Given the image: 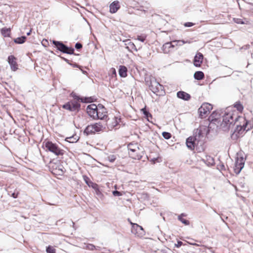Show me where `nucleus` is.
<instances>
[{
    "label": "nucleus",
    "mask_w": 253,
    "mask_h": 253,
    "mask_svg": "<svg viewBox=\"0 0 253 253\" xmlns=\"http://www.w3.org/2000/svg\"><path fill=\"white\" fill-rule=\"evenodd\" d=\"M146 38V36L145 35L137 36L136 39L141 42H144Z\"/></svg>",
    "instance_id": "obj_35"
},
{
    "label": "nucleus",
    "mask_w": 253,
    "mask_h": 253,
    "mask_svg": "<svg viewBox=\"0 0 253 253\" xmlns=\"http://www.w3.org/2000/svg\"><path fill=\"white\" fill-rule=\"evenodd\" d=\"M131 233L137 237H142L145 235V231L142 226L137 224H133L131 229Z\"/></svg>",
    "instance_id": "obj_8"
},
{
    "label": "nucleus",
    "mask_w": 253,
    "mask_h": 253,
    "mask_svg": "<svg viewBox=\"0 0 253 253\" xmlns=\"http://www.w3.org/2000/svg\"><path fill=\"white\" fill-rule=\"evenodd\" d=\"M194 25V23L192 22H186L184 24L185 27H190Z\"/></svg>",
    "instance_id": "obj_41"
},
{
    "label": "nucleus",
    "mask_w": 253,
    "mask_h": 253,
    "mask_svg": "<svg viewBox=\"0 0 253 253\" xmlns=\"http://www.w3.org/2000/svg\"><path fill=\"white\" fill-rule=\"evenodd\" d=\"M205 164L208 166H213L214 165V159L210 156H206V159L203 160Z\"/></svg>",
    "instance_id": "obj_21"
},
{
    "label": "nucleus",
    "mask_w": 253,
    "mask_h": 253,
    "mask_svg": "<svg viewBox=\"0 0 253 253\" xmlns=\"http://www.w3.org/2000/svg\"><path fill=\"white\" fill-rule=\"evenodd\" d=\"M203 54L200 52L197 53L196 54L195 56L194 57V66H195L196 67H200L203 62Z\"/></svg>",
    "instance_id": "obj_15"
},
{
    "label": "nucleus",
    "mask_w": 253,
    "mask_h": 253,
    "mask_svg": "<svg viewBox=\"0 0 253 253\" xmlns=\"http://www.w3.org/2000/svg\"><path fill=\"white\" fill-rule=\"evenodd\" d=\"M106 124L105 121L100 120L98 122L88 125L84 130V133L87 135L106 130Z\"/></svg>",
    "instance_id": "obj_2"
},
{
    "label": "nucleus",
    "mask_w": 253,
    "mask_h": 253,
    "mask_svg": "<svg viewBox=\"0 0 253 253\" xmlns=\"http://www.w3.org/2000/svg\"><path fill=\"white\" fill-rule=\"evenodd\" d=\"M183 216H185L184 213L181 214L180 215L178 216V219L182 223L186 225H188L189 224V221L185 219L182 218Z\"/></svg>",
    "instance_id": "obj_29"
},
{
    "label": "nucleus",
    "mask_w": 253,
    "mask_h": 253,
    "mask_svg": "<svg viewBox=\"0 0 253 253\" xmlns=\"http://www.w3.org/2000/svg\"><path fill=\"white\" fill-rule=\"evenodd\" d=\"M119 121H120V119H119ZM105 124H106V128L111 130L118 125V118L116 117H114L112 119L108 118L106 120H105Z\"/></svg>",
    "instance_id": "obj_11"
},
{
    "label": "nucleus",
    "mask_w": 253,
    "mask_h": 253,
    "mask_svg": "<svg viewBox=\"0 0 253 253\" xmlns=\"http://www.w3.org/2000/svg\"><path fill=\"white\" fill-rule=\"evenodd\" d=\"M116 159V156L114 155H111L107 157V160L111 163L114 162Z\"/></svg>",
    "instance_id": "obj_36"
},
{
    "label": "nucleus",
    "mask_w": 253,
    "mask_h": 253,
    "mask_svg": "<svg viewBox=\"0 0 253 253\" xmlns=\"http://www.w3.org/2000/svg\"><path fill=\"white\" fill-rule=\"evenodd\" d=\"M162 135L166 139H169L171 136V134L168 132H163L162 133Z\"/></svg>",
    "instance_id": "obj_37"
},
{
    "label": "nucleus",
    "mask_w": 253,
    "mask_h": 253,
    "mask_svg": "<svg viewBox=\"0 0 253 253\" xmlns=\"http://www.w3.org/2000/svg\"><path fill=\"white\" fill-rule=\"evenodd\" d=\"M220 167H221V170L225 169V167L223 165H220Z\"/></svg>",
    "instance_id": "obj_47"
},
{
    "label": "nucleus",
    "mask_w": 253,
    "mask_h": 253,
    "mask_svg": "<svg viewBox=\"0 0 253 253\" xmlns=\"http://www.w3.org/2000/svg\"><path fill=\"white\" fill-rule=\"evenodd\" d=\"M130 223L131 224V225H132V226H133V224H135L136 223H132V222L130 221Z\"/></svg>",
    "instance_id": "obj_50"
},
{
    "label": "nucleus",
    "mask_w": 253,
    "mask_h": 253,
    "mask_svg": "<svg viewBox=\"0 0 253 253\" xmlns=\"http://www.w3.org/2000/svg\"><path fill=\"white\" fill-rule=\"evenodd\" d=\"M245 159L243 157H237L234 167V172L238 174L244 167Z\"/></svg>",
    "instance_id": "obj_6"
},
{
    "label": "nucleus",
    "mask_w": 253,
    "mask_h": 253,
    "mask_svg": "<svg viewBox=\"0 0 253 253\" xmlns=\"http://www.w3.org/2000/svg\"><path fill=\"white\" fill-rule=\"evenodd\" d=\"M113 70V73L114 74H116V71L114 69L112 68V69Z\"/></svg>",
    "instance_id": "obj_48"
},
{
    "label": "nucleus",
    "mask_w": 253,
    "mask_h": 253,
    "mask_svg": "<svg viewBox=\"0 0 253 253\" xmlns=\"http://www.w3.org/2000/svg\"><path fill=\"white\" fill-rule=\"evenodd\" d=\"M191 245H195V246H198L199 245L197 244H191Z\"/></svg>",
    "instance_id": "obj_51"
},
{
    "label": "nucleus",
    "mask_w": 253,
    "mask_h": 253,
    "mask_svg": "<svg viewBox=\"0 0 253 253\" xmlns=\"http://www.w3.org/2000/svg\"><path fill=\"white\" fill-rule=\"evenodd\" d=\"M63 108L70 111H76L80 108V104L77 101L73 100L64 104Z\"/></svg>",
    "instance_id": "obj_7"
},
{
    "label": "nucleus",
    "mask_w": 253,
    "mask_h": 253,
    "mask_svg": "<svg viewBox=\"0 0 253 253\" xmlns=\"http://www.w3.org/2000/svg\"><path fill=\"white\" fill-rule=\"evenodd\" d=\"M170 48H172L170 42H168L163 45L162 50L164 53H167L169 52Z\"/></svg>",
    "instance_id": "obj_24"
},
{
    "label": "nucleus",
    "mask_w": 253,
    "mask_h": 253,
    "mask_svg": "<svg viewBox=\"0 0 253 253\" xmlns=\"http://www.w3.org/2000/svg\"><path fill=\"white\" fill-rule=\"evenodd\" d=\"M194 140L199 146H202L204 143V136L200 129H197L194 131L193 136H192Z\"/></svg>",
    "instance_id": "obj_4"
},
{
    "label": "nucleus",
    "mask_w": 253,
    "mask_h": 253,
    "mask_svg": "<svg viewBox=\"0 0 253 253\" xmlns=\"http://www.w3.org/2000/svg\"><path fill=\"white\" fill-rule=\"evenodd\" d=\"M141 111L143 112V114L147 119V121L151 122V121L150 119H152V115L146 110V107L141 109Z\"/></svg>",
    "instance_id": "obj_23"
},
{
    "label": "nucleus",
    "mask_w": 253,
    "mask_h": 253,
    "mask_svg": "<svg viewBox=\"0 0 253 253\" xmlns=\"http://www.w3.org/2000/svg\"><path fill=\"white\" fill-rule=\"evenodd\" d=\"M10 31L8 29L3 28L1 30V33L5 37L8 36L9 35Z\"/></svg>",
    "instance_id": "obj_34"
},
{
    "label": "nucleus",
    "mask_w": 253,
    "mask_h": 253,
    "mask_svg": "<svg viewBox=\"0 0 253 253\" xmlns=\"http://www.w3.org/2000/svg\"><path fill=\"white\" fill-rule=\"evenodd\" d=\"M235 124H237L236 127L232 137L235 136L236 138L239 137L245 131L250 130L253 127L252 121H247L245 118L239 116L235 111L225 114L220 126L223 130L227 131Z\"/></svg>",
    "instance_id": "obj_1"
},
{
    "label": "nucleus",
    "mask_w": 253,
    "mask_h": 253,
    "mask_svg": "<svg viewBox=\"0 0 253 253\" xmlns=\"http://www.w3.org/2000/svg\"><path fill=\"white\" fill-rule=\"evenodd\" d=\"M83 46L82 44L80 42H77L75 44V48L76 49H79L82 48Z\"/></svg>",
    "instance_id": "obj_40"
},
{
    "label": "nucleus",
    "mask_w": 253,
    "mask_h": 253,
    "mask_svg": "<svg viewBox=\"0 0 253 253\" xmlns=\"http://www.w3.org/2000/svg\"><path fill=\"white\" fill-rule=\"evenodd\" d=\"M120 4L118 1H114L110 5V11L112 13H116L120 8Z\"/></svg>",
    "instance_id": "obj_19"
},
{
    "label": "nucleus",
    "mask_w": 253,
    "mask_h": 253,
    "mask_svg": "<svg viewBox=\"0 0 253 253\" xmlns=\"http://www.w3.org/2000/svg\"><path fill=\"white\" fill-rule=\"evenodd\" d=\"M119 73L121 77H126L127 76V68L124 66H120Z\"/></svg>",
    "instance_id": "obj_22"
},
{
    "label": "nucleus",
    "mask_w": 253,
    "mask_h": 253,
    "mask_svg": "<svg viewBox=\"0 0 253 253\" xmlns=\"http://www.w3.org/2000/svg\"><path fill=\"white\" fill-rule=\"evenodd\" d=\"M83 179L84 181H85V183L88 185L89 186L90 185V184H93V182H92L90 179L86 175H83Z\"/></svg>",
    "instance_id": "obj_31"
},
{
    "label": "nucleus",
    "mask_w": 253,
    "mask_h": 253,
    "mask_svg": "<svg viewBox=\"0 0 253 253\" xmlns=\"http://www.w3.org/2000/svg\"><path fill=\"white\" fill-rule=\"evenodd\" d=\"M18 196V193H13L12 194V197L14 198H16Z\"/></svg>",
    "instance_id": "obj_45"
},
{
    "label": "nucleus",
    "mask_w": 253,
    "mask_h": 253,
    "mask_svg": "<svg viewBox=\"0 0 253 253\" xmlns=\"http://www.w3.org/2000/svg\"><path fill=\"white\" fill-rule=\"evenodd\" d=\"M212 109V106L209 103H204L199 108L198 112L202 118L205 117Z\"/></svg>",
    "instance_id": "obj_5"
},
{
    "label": "nucleus",
    "mask_w": 253,
    "mask_h": 253,
    "mask_svg": "<svg viewBox=\"0 0 253 253\" xmlns=\"http://www.w3.org/2000/svg\"><path fill=\"white\" fill-rule=\"evenodd\" d=\"M26 39V37L25 36H22L21 37L17 38L14 40V42L18 44H21L25 42Z\"/></svg>",
    "instance_id": "obj_27"
},
{
    "label": "nucleus",
    "mask_w": 253,
    "mask_h": 253,
    "mask_svg": "<svg viewBox=\"0 0 253 253\" xmlns=\"http://www.w3.org/2000/svg\"><path fill=\"white\" fill-rule=\"evenodd\" d=\"M16 60V58L13 55L9 56L8 57V63L10 66L11 69L13 71H15L18 69V65Z\"/></svg>",
    "instance_id": "obj_14"
},
{
    "label": "nucleus",
    "mask_w": 253,
    "mask_h": 253,
    "mask_svg": "<svg viewBox=\"0 0 253 253\" xmlns=\"http://www.w3.org/2000/svg\"><path fill=\"white\" fill-rule=\"evenodd\" d=\"M98 109V106L97 107L95 104H92L87 107L86 112L89 116L95 119L97 117Z\"/></svg>",
    "instance_id": "obj_9"
},
{
    "label": "nucleus",
    "mask_w": 253,
    "mask_h": 253,
    "mask_svg": "<svg viewBox=\"0 0 253 253\" xmlns=\"http://www.w3.org/2000/svg\"><path fill=\"white\" fill-rule=\"evenodd\" d=\"M97 118L100 120H106L108 118L105 108L102 105L98 106Z\"/></svg>",
    "instance_id": "obj_12"
},
{
    "label": "nucleus",
    "mask_w": 253,
    "mask_h": 253,
    "mask_svg": "<svg viewBox=\"0 0 253 253\" xmlns=\"http://www.w3.org/2000/svg\"><path fill=\"white\" fill-rule=\"evenodd\" d=\"M113 194L114 196H120L122 195L120 192L117 190L113 191Z\"/></svg>",
    "instance_id": "obj_38"
},
{
    "label": "nucleus",
    "mask_w": 253,
    "mask_h": 253,
    "mask_svg": "<svg viewBox=\"0 0 253 253\" xmlns=\"http://www.w3.org/2000/svg\"><path fill=\"white\" fill-rule=\"evenodd\" d=\"M252 216H253V215H252Z\"/></svg>",
    "instance_id": "obj_52"
},
{
    "label": "nucleus",
    "mask_w": 253,
    "mask_h": 253,
    "mask_svg": "<svg viewBox=\"0 0 253 253\" xmlns=\"http://www.w3.org/2000/svg\"><path fill=\"white\" fill-rule=\"evenodd\" d=\"M138 146L137 144H131L130 143L128 145L127 148H128V151H133L136 148H138Z\"/></svg>",
    "instance_id": "obj_30"
},
{
    "label": "nucleus",
    "mask_w": 253,
    "mask_h": 253,
    "mask_svg": "<svg viewBox=\"0 0 253 253\" xmlns=\"http://www.w3.org/2000/svg\"><path fill=\"white\" fill-rule=\"evenodd\" d=\"M46 150H48L56 156H62L64 154V150L61 149L58 145L51 141H44L43 143Z\"/></svg>",
    "instance_id": "obj_3"
},
{
    "label": "nucleus",
    "mask_w": 253,
    "mask_h": 253,
    "mask_svg": "<svg viewBox=\"0 0 253 253\" xmlns=\"http://www.w3.org/2000/svg\"><path fill=\"white\" fill-rule=\"evenodd\" d=\"M177 96L178 98L186 101L189 100L191 98V96L189 94L183 91H178L177 92Z\"/></svg>",
    "instance_id": "obj_18"
},
{
    "label": "nucleus",
    "mask_w": 253,
    "mask_h": 253,
    "mask_svg": "<svg viewBox=\"0 0 253 253\" xmlns=\"http://www.w3.org/2000/svg\"><path fill=\"white\" fill-rule=\"evenodd\" d=\"M204 77V74L202 71H197L194 74V78L197 80H203Z\"/></svg>",
    "instance_id": "obj_25"
},
{
    "label": "nucleus",
    "mask_w": 253,
    "mask_h": 253,
    "mask_svg": "<svg viewBox=\"0 0 253 253\" xmlns=\"http://www.w3.org/2000/svg\"><path fill=\"white\" fill-rule=\"evenodd\" d=\"M128 154L132 159L140 160L142 158L144 153L142 149H140L138 147L133 151H128Z\"/></svg>",
    "instance_id": "obj_10"
},
{
    "label": "nucleus",
    "mask_w": 253,
    "mask_h": 253,
    "mask_svg": "<svg viewBox=\"0 0 253 253\" xmlns=\"http://www.w3.org/2000/svg\"><path fill=\"white\" fill-rule=\"evenodd\" d=\"M46 252L47 253H55V249L53 247L49 246L46 248Z\"/></svg>",
    "instance_id": "obj_32"
},
{
    "label": "nucleus",
    "mask_w": 253,
    "mask_h": 253,
    "mask_svg": "<svg viewBox=\"0 0 253 253\" xmlns=\"http://www.w3.org/2000/svg\"><path fill=\"white\" fill-rule=\"evenodd\" d=\"M75 99H76V100H81L82 102H83V100L82 99H81V98H79L78 96H76L75 97Z\"/></svg>",
    "instance_id": "obj_46"
},
{
    "label": "nucleus",
    "mask_w": 253,
    "mask_h": 253,
    "mask_svg": "<svg viewBox=\"0 0 253 253\" xmlns=\"http://www.w3.org/2000/svg\"><path fill=\"white\" fill-rule=\"evenodd\" d=\"M74 139V138L73 137H68V138H67V141H68L69 142H74V140H73Z\"/></svg>",
    "instance_id": "obj_44"
},
{
    "label": "nucleus",
    "mask_w": 253,
    "mask_h": 253,
    "mask_svg": "<svg viewBox=\"0 0 253 253\" xmlns=\"http://www.w3.org/2000/svg\"><path fill=\"white\" fill-rule=\"evenodd\" d=\"M87 248L90 250H93L95 247L93 245L89 244L87 246Z\"/></svg>",
    "instance_id": "obj_43"
},
{
    "label": "nucleus",
    "mask_w": 253,
    "mask_h": 253,
    "mask_svg": "<svg viewBox=\"0 0 253 253\" xmlns=\"http://www.w3.org/2000/svg\"><path fill=\"white\" fill-rule=\"evenodd\" d=\"M161 87V84L156 81V79H153L151 80L149 87L153 92L156 93L158 92L159 90V88Z\"/></svg>",
    "instance_id": "obj_13"
},
{
    "label": "nucleus",
    "mask_w": 253,
    "mask_h": 253,
    "mask_svg": "<svg viewBox=\"0 0 253 253\" xmlns=\"http://www.w3.org/2000/svg\"><path fill=\"white\" fill-rule=\"evenodd\" d=\"M53 44L58 50L64 53L65 49H67V46L61 42L53 41Z\"/></svg>",
    "instance_id": "obj_17"
},
{
    "label": "nucleus",
    "mask_w": 253,
    "mask_h": 253,
    "mask_svg": "<svg viewBox=\"0 0 253 253\" xmlns=\"http://www.w3.org/2000/svg\"><path fill=\"white\" fill-rule=\"evenodd\" d=\"M183 244V243L181 241H178L177 243V244H174V247L176 248H179L181 247Z\"/></svg>",
    "instance_id": "obj_39"
},
{
    "label": "nucleus",
    "mask_w": 253,
    "mask_h": 253,
    "mask_svg": "<svg viewBox=\"0 0 253 253\" xmlns=\"http://www.w3.org/2000/svg\"><path fill=\"white\" fill-rule=\"evenodd\" d=\"M67 49H65L64 53H67V54H74V49L73 48H71V47H68L67 46Z\"/></svg>",
    "instance_id": "obj_33"
},
{
    "label": "nucleus",
    "mask_w": 253,
    "mask_h": 253,
    "mask_svg": "<svg viewBox=\"0 0 253 253\" xmlns=\"http://www.w3.org/2000/svg\"><path fill=\"white\" fill-rule=\"evenodd\" d=\"M234 107L236 108L237 110L240 112H242L244 109L243 105L241 103L240 101H238L235 103V104H234Z\"/></svg>",
    "instance_id": "obj_28"
},
{
    "label": "nucleus",
    "mask_w": 253,
    "mask_h": 253,
    "mask_svg": "<svg viewBox=\"0 0 253 253\" xmlns=\"http://www.w3.org/2000/svg\"><path fill=\"white\" fill-rule=\"evenodd\" d=\"M186 143L187 147L191 150H194L195 147H198L192 136L187 138Z\"/></svg>",
    "instance_id": "obj_16"
},
{
    "label": "nucleus",
    "mask_w": 253,
    "mask_h": 253,
    "mask_svg": "<svg viewBox=\"0 0 253 253\" xmlns=\"http://www.w3.org/2000/svg\"><path fill=\"white\" fill-rule=\"evenodd\" d=\"M31 30H30L28 33H27V35L29 36L31 34Z\"/></svg>",
    "instance_id": "obj_49"
},
{
    "label": "nucleus",
    "mask_w": 253,
    "mask_h": 253,
    "mask_svg": "<svg viewBox=\"0 0 253 253\" xmlns=\"http://www.w3.org/2000/svg\"><path fill=\"white\" fill-rule=\"evenodd\" d=\"M235 22L237 24H244V22L241 19H237L235 20Z\"/></svg>",
    "instance_id": "obj_42"
},
{
    "label": "nucleus",
    "mask_w": 253,
    "mask_h": 253,
    "mask_svg": "<svg viewBox=\"0 0 253 253\" xmlns=\"http://www.w3.org/2000/svg\"><path fill=\"white\" fill-rule=\"evenodd\" d=\"M126 45H127L126 48L129 50H134L136 51H137L135 45L132 42L129 41Z\"/></svg>",
    "instance_id": "obj_26"
},
{
    "label": "nucleus",
    "mask_w": 253,
    "mask_h": 253,
    "mask_svg": "<svg viewBox=\"0 0 253 253\" xmlns=\"http://www.w3.org/2000/svg\"><path fill=\"white\" fill-rule=\"evenodd\" d=\"M188 43H190V41H185L184 40H175L170 42L171 45H172V48H173L177 46H181L183 44Z\"/></svg>",
    "instance_id": "obj_20"
}]
</instances>
